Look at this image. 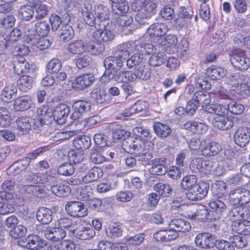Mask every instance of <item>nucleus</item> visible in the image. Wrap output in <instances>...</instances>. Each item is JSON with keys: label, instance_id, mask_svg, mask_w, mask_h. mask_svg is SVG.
Masks as SVG:
<instances>
[{"label": "nucleus", "instance_id": "nucleus-1", "mask_svg": "<svg viewBox=\"0 0 250 250\" xmlns=\"http://www.w3.org/2000/svg\"><path fill=\"white\" fill-rule=\"evenodd\" d=\"M205 111L215 114L212 121L215 127L221 130H227L233 126V122L227 116V108L220 104H211L206 106Z\"/></svg>", "mask_w": 250, "mask_h": 250}, {"label": "nucleus", "instance_id": "nucleus-2", "mask_svg": "<svg viewBox=\"0 0 250 250\" xmlns=\"http://www.w3.org/2000/svg\"><path fill=\"white\" fill-rule=\"evenodd\" d=\"M82 15L84 21L87 25L92 26L96 19L101 21H105L109 18V11L103 5H98L92 9L91 4L87 2L82 8Z\"/></svg>", "mask_w": 250, "mask_h": 250}, {"label": "nucleus", "instance_id": "nucleus-3", "mask_svg": "<svg viewBox=\"0 0 250 250\" xmlns=\"http://www.w3.org/2000/svg\"><path fill=\"white\" fill-rule=\"evenodd\" d=\"M58 178V174L52 170L42 172L28 171L25 175L24 182L26 184L35 185L38 184L51 185L57 182Z\"/></svg>", "mask_w": 250, "mask_h": 250}, {"label": "nucleus", "instance_id": "nucleus-4", "mask_svg": "<svg viewBox=\"0 0 250 250\" xmlns=\"http://www.w3.org/2000/svg\"><path fill=\"white\" fill-rule=\"evenodd\" d=\"M24 42L31 45L33 49L44 50L51 45L48 39L36 35L34 30H31L29 25L25 29Z\"/></svg>", "mask_w": 250, "mask_h": 250}, {"label": "nucleus", "instance_id": "nucleus-5", "mask_svg": "<svg viewBox=\"0 0 250 250\" xmlns=\"http://www.w3.org/2000/svg\"><path fill=\"white\" fill-rule=\"evenodd\" d=\"M201 103L202 107L205 111L206 106L211 104L210 96L208 94H205L202 91H196L193 98L187 103L186 108L187 114L193 115Z\"/></svg>", "mask_w": 250, "mask_h": 250}, {"label": "nucleus", "instance_id": "nucleus-6", "mask_svg": "<svg viewBox=\"0 0 250 250\" xmlns=\"http://www.w3.org/2000/svg\"><path fill=\"white\" fill-rule=\"evenodd\" d=\"M133 133L136 135L135 140H130L133 142L132 148H129L128 153L130 154L138 155L145 150V142L143 140L150 137V133L148 130L144 129L141 127H137L133 129Z\"/></svg>", "mask_w": 250, "mask_h": 250}, {"label": "nucleus", "instance_id": "nucleus-7", "mask_svg": "<svg viewBox=\"0 0 250 250\" xmlns=\"http://www.w3.org/2000/svg\"><path fill=\"white\" fill-rule=\"evenodd\" d=\"M229 200L234 205H243L250 202V190L239 187L232 189L229 194Z\"/></svg>", "mask_w": 250, "mask_h": 250}, {"label": "nucleus", "instance_id": "nucleus-8", "mask_svg": "<svg viewBox=\"0 0 250 250\" xmlns=\"http://www.w3.org/2000/svg\"><path fill=\"white\" fill-rule=\"evenodd\" d=\"M231 64L239 69H247L250 65V61L245 52L240 49H236L229 54Z\"/></svg>", "mask_w": 250, "mask_h": 250}, {"label": "nucleus", "instance_id": "nucleus-9", "mask_svg": "<svg viewBox=\"0 0 250 250\" xmlns=\"http://www.w3.org/2000/svg\"><path fill=\"white\" fill-rule=\"evenodd\" d=\"M91 145V139L86 135L79 136L73 141L74 149L68 152L67 156H80L84 150L87 149Z\"/></svg>", "mask_w": 250, "mask_h": 250}, {"label": "nucleus", "instance_id": "nucleus-10", "mask_svg": "<svg viewBox=\"0 0 250 250\" xmlns=\"http://www.w3.org/2000/svg\"><path fill=\"white\" fill-rule=\"evenodd\" d=\"M66 212L75 218H80L87 215V208L84 204L79 201H71L65 205Z\"/></svg>", "mask_w": 250, "mask_h": 250}, {"label": "nucleus", "instance_id": "nucleus-11", "mask_svg": "<svg viewBox=\"0 0 250 250\" xmlns=\"http://www.w3.org/2000/svg\"><path fill=\"white\" fill-rule=\"evenodd\" d=\"M94 81L95 78L92 74H83L72 81L71 87L76 91L83 90L92 85Z\"/></svg>", "mask_w": 250, "mask_h": 250}, {"label": "nucleus", "instance_id": "nucleus-12", "mask_svg": "<svg viewBox=\"0 0 250 250\" xmlns=\"http://www.w3.org/2000/svg\"><path fill=\"white\" fill-rule=\"evenodd\" d=\"M209 188V184L205 182L197 184L188 191L186 193V197L191 201L201 200L207 195Z\"/></svg>", "mask_w": 250, "mask_h": 250}, {"label": "nucleus", "instance_id": "nucleus-13", "mask_svg": "<svg viewBox=\"0 0 250 250\" xmlns=\"http://www.w3.org/2000/svg\"><path fill=\"white\" fill-rule=\"evenodd\" d=\"M13 195L5 191H0V215H6L13 213L15 210L14 205L11 202Z\"/></svg>", "mask_w": 250, "mask_h": 250}, {"label": "nucleus", "instance_id": "nucleus-14", "mask_svg": "<svg viewBox=\"0 0 250 250\" xmlns=\"http://www.w3.org/2000/svg\"><path fill=\"white\" fill-rule=\"evenodd\" d=\"M41 233L46 239L52 242L61 241L66 235V231L62 228L50 226L44 227Z\"/></svg>", "mask_w": 250, "mask_h": 250}, {"label": "nucleus", "instance_id": "nucleus-15", "mask_svg": "<svg viewBox=\"0 0 250 250\" xmlns=\"http://www.w3.org/2000/svg\"><path fill=\"white\" fill-rule=\"evenodd\" d=\"M121 53L117 51L113 56H109L104 60V66L107 70L112 71L113 73L116 74L118 70L122 67L125 58Z\"/></svg>", "mask_w": 250, "mask_h": 250}, {"label": "nucleus", "instance_id": "nucleus-16", "mask_svg": "<svg viewBox=\"0 0 250 250\" xmlns=\"http://www.w3.org/2000/svg\"><path fill=\"white\" fill-rule=\"evenodd\" d=\"M22 246L31 250H49L47 244L37 235H29L25 238Z\"/></svg>", "mask_w": 250, "mask_h": 250}, {"label": "nucleus", "instance_id": "nucleus-17", "mask_svg": "<svg viewBox=\"0 0 250 250\" xmlns=\"http://www.w3.org/2000/svg\"><path fill=\"white\" fill-rule=\"evenodd\" d=\"M169 28L167 24L162 22H157L151 24L147 29L146 33L153 40H158L166 34Z\"/></svg>", "mask_w": 250, "mask_h": 250}, {"label": "nucleus", "instance_id": "nucleus-18", "mask_svg": "<svg viewBox=\"0 0 250 250\" xmlns=\"http://www.w3.org/2000/svg\"><path fill=\"white\" fill-rule=\"evenodd\" d=\"M216 241L215 236L209 233H198L195 239L196 245L204 249L213 248Z\"/></svg>", "mask_w": 250, "mask_h": 250}, {"label": "nucleus", "instance_id": "nucleus-19", "mask_svg": "<svg viewBox=\"0 0 250 250\" xmlns=\"http://www.w3.org/2000/svg\"><path fill=\"white\" fill-rule=\"evenodd\" d=\"M104 28L96 30L93 33V38L97 43L111 42L114 38V33L110 29L108 26L104 25Z\"/></svg>", "mask_w": 250, "mask_h": 250}, {"label": "nucleus", "instance_id": "nucleus-20", "mask_svg": "<svg viewBox=\"0 0 250 250\" xmlns=\"http://www.w3.org/2000/svg\"><path fill=\"white\" fill-rule=\"evenodd\" d=\"M70 112V108L69 106L65 104H60L53 111V120L59 125H63L65 123Z\"/></svg>", "mask_w": 250, "mask_h": 250}, {"label": "nucleus", "instance_id": "nucleus-21", "mask_svg": "<svg viewBox=\"0 0 250 250\" xmlns=\"http://www.w3.org/2000/svg\"><path fill=\"white\" fill-rule=\"evenodd\" d=\"M18 133L20 135L26 134L29 132L32 127H37L35 120L28 117H20L16 121Z\"/></svg>", "mask_w": 250, "mask_h": 250}, {"label": "nucleus", "instance_id": "nucleus-22", "mask_svg": "<svg viewBox=\"0 0 250 250\" xmlns=\"http://www.w3.org/2000/svg\"><path fill=\"white\" fill-rule=\"evenodd\" d=\"M37 117L41 124H49L53 120V110L48 106H42L37 110Z\"/></svg>", "mask_w": 250, "mask_h": 250}, {"label": "nucleus", "instance_id": "nucleus-23", "mask_svg": "<svg viewBox=\"0 0 250 250\" xmlns=\"http://www.w3.org/2000/svg\"><path fill=\"white\" fill-rule=\"evenodd\" d=\"M91 108V103L84 101H79L73 104V112L71 115V118L77 120L80 118L84 112L88 111Z\"/></svg>", "mask_w": 250, "mask_h": 250}, {"label": "nucleus", "instance_id": "nucleus-24", "mask_svg": "<svg viewBox=\"0 0 250 250\" xmlns=\"http://www.w3.org/2000/svg\"><path fill=\"white\" fill-rule=\"evenodd\" d=\"M250 140V130L248 128L238 129L234 135V141L240 147L245 146Z\"/></svg>", "mask_w": 250, "mask_h": 250}, {"label": "nucleus", "instance_id": "nucleus-25", "mask_svg": "<svg viewBox=\"0 0 250 250\" xmlns=\"http://www.w3.org/2000/svg\"><path fill=\"white\" fill-rule=\"evenodd\" d=\"M230 84L232 85L233 87L231 91H235V92H232L235 97L239 98L240 96L245 97L250 95V80L245 83L240 84L232 82Z\"/></svg>", "mask_w": 250, "mask_h": 250}, {"label": "nucleus", "instance_id": "nucleus-26", "mask_svg": "<svg viewBox=\"0 0 250 250\" xmlns=\"http://www.w3.org/2000/svg\"><path fill=\"white\" fill-rule=\"evenodd\" d=\"M168 227L173 231L185 232L190 230L191 226L188 221L183 219L175 218L168 224Z\"/></svg>", "mask_w": 250, "mask_h": 250}, {"label": "nucleus", "instance_id": "nucleus-27", "mask_svg": "<svg viewBox=\"0 0 250 250\" xmlns=\"http://www.w3.org/2000/svg\"><path fill=\"white\" fill-rule=\"evenodd\" d=\"M178 236V234L173 231L170 228L166 229H161L155 232L154 238L157 241L168 242L175 239Z\"/></svg>", "mask_w": 250, "mask_h": 250}, {"label": "nucleus", "instance_id": "nucleus-28", "mask_svg": "<svg viewBox=\"0 0 250 250\" xmlns=\"http://www.w3.org/2000/svg\"><path fill=\"white\" fill-rule=\"evenodd\" d=\"M17 86L14 83L6 85L2 90L0 94L1 100L5 103H9L17 96Z\"/></svg>", "mask_w": 250, "mask_h": 250}, {"label": "nucleus", "instance_id": "nucleus-29", "mask_svg": "<svg viewBox=\"0 0 250 250\" xmlns=\"http://www.w3.org/2000/svg\"><path fill=\"white\" fill-rule=\"evenodd\" d=\"M72 235L81 240L89 239L95 235V232L92 227H76Z\"/></svg>", "mask_w": 250, "mask_h": 250}, {"label": "nucleus", "instance_id": "nucleus-30", "mask_svg": "<svg viewBox=\"0 0 250 250\" xmlns=\"http://www.w3.org/2000/svg\"><path fill=\"white\" fill-rule=\"evenodd\" d=\"M174 48L173 52L177 53L180 58L183 60H186L188 59V43L186 38H183L180 41L178 40Z\"/></svg>", "mask_w": 250, "mask_h": 250}, {"label": "nucleus", "instance_id": "nucleus-31", "mask_svg": "<svg viewBox=\"0 0 250 250\" xmlns=\"http://www.w3.org/2000/svg\"><path fill=\"white\" fill-rule=\"evenodd\" d=\"M183 126L185 129L198 134L205 133L208 130V126L206 124L193 121L186 122Z\"/></svg>", "mask_w": 250, "mask_h": 250}, {"label": "nucleus", "instance_id": "nucleus-32", "mask_svg": "<svg viewBox=\"0 0 250 250\" xmlns=\"http://www.w3.org/2000/svg\"><path fill=\"white\" fill-rule=\"evenodd\" d=\"M36 218L42 224L47 225L53 219V212L47 208H40L36 212Z\"/></svg>", "mask_w": 250, "mask_h": 250}, {"label": "nucleus", "instance_id": "nucleus-33", "mask_svg": "<svg viewBox=\"0 0 250 250\" xmlns=\"http://www.w3.org/2000/svg\"><path fill=\"white\" fill-rule=\"evenodd\" d=\"M193 164L196 163L197 168L201 170L205 171L207 174L210 173L212 171H214V169L216 166H214L212 162L208 160H206L203 157H196L192 160Z\"/></svg>", "mask_w": 250, "mask_h": 250}, {"label": "nucleus", "instance_id": "nucleus-34", "mask_svg": "<svg viewBox=\"0 0 250 250\" xmlns=\"http://www.w3.org/2000/svg\"><path fill=\"white\" fill-rule=\"evenodd\" d=\"M232 229L238 234L247 235L250 234V221L244 219L231 224Z\"/></svg>", "mask_w": 250, "mask_h": 250}, {"label": "nucleus", "instance_id": "nucleus-35", "mask_svg": "<svg viewBox=\"0 0 250 250\" xmlns=\"http://www.w3.org/2000/svg\"><path fill=\"white\" fill-rule=\"evenodd\" d=\"M94 141L97 145L95 149L97 150L92 152V155L103 156L102 152L106 150L104 146L107 145V137L102 134H97L94 136Z\"/></svg>", "mask_w": 250, "mask_h": 250}, {"label": "nucleus", "instance_id": "nucleus-36", "mask_svg": "<svg viewBox=\"0 0 250 250\" xmlns=\"http://www.w3.org/2000/svg\"><path fill=\"white\" fill-rule=\"evenodd\" d=\"M165 158L163 157L162 159L157 158L153 160L151 165L152 167L150 171L153 174L157 175H163L166 173L167 168L166 167Z\"/></svg>", "mask_w": 250, "mask_h": 250}, {"label": "nucleus", "instance_id": "nucleus-37", "mask_svg": "<svg viewBox=\"0 0 250 250\" xmlns=\"http://www.w3.org/2000/svg\"><path fill=\"white\" fill-rule=\"evenodd\" d=\"M33 102L31 99L27 96L18 98L14 102V107L17 111H25L32 107Z\"/></svg>", "mask_w": 250, "mask_h": 250}, {"label": "nucleus", "instance_id": "nucleus-38", "mask_svg": "<svg viewBox=\"0 0 250 250\" xmlns=\"http://www.w3.org/2000/svg\"><path fill=\"white\" fill-rule=\"evenodd\" d=\"M91 97L96 100L98 104H107L111 100L110 95L104 90L99 87L93 89L91 92Z\"/></svg>", "mask_w": 250, "mask_h": 250}, {"label": "nucleus", "instance_id": "nucleus-39", "mask_svg": "<svg viewBox=\"0 0 250 250\" xmlns=\"http://www.w3.org/2000/svg\"><path fill=\"white\" fill-rule=\"evenodd\" d=\"M50 186L52 192L59 197H65L71 193V189L69 186L63 184H52Z\"/></svg>", "mask_w": 250, "mask_h": 250}, {"label": "nucleus", "instance_id": "nucleus-40", "mask_svg": "<svg viewBox=\"0 0 250 250\" xmlns=\"http://www.w3.org/2000/svg\"><path fill=\"white\" fill-rule=\"evenodd\" d=\"M227 71L223 67L211 66L207 70V75L208 77L212 80L220 79L225 77Z\"/></svg>", "mask_w": 250, "mask_h": 250}, {"label": "nucleus", "instance_id": "nucleus-41", "mask_svg": "<svg viewBox=\"0 0 250 250\" xmlns=\"http://www.w3.org/2000/svg\"><path fill=\"white\" fill-rule=\"evenodd\" d=\"M103 175V170L97 167L92 168L88 173L83 177V181L89 183L98 180Z\"/></svg>", "mask_w": 250, "mask_h": 250}, {"label": "nucleus", "instance_id": "nucleus-42", "mask_svg": "<svg viewBox=\"0 0 250 250\" xmlns=\"http://www.w3.org/2000/svg\"><path fill=\"white\" fill-rule=\"evenodd\" d=\"M229 216L232 223L243 219L245 217L244 208L240 205L234 206L229 211Z\"/></svg>", "mask_w": 250, "mask_h": 250}, {"label": "nucleus", "instance_id": "nucleus-43", "mask_svg": "<svg viewBox=\"0 0 250 250\" xmlns=\"http://www.w3.org/2000/svg\"><path fill=\"white\" fill-rule=\"evenodd\" d=\"M134 75L135 80L140 79L146 81L150 78L151 70L147 65L141 66L135 69Z\"/></svg>", "mask_w": 250, "mask_h": 250}, {"label": "nucleus", "instance_id": "nucleus-44", "mask_svg": "<svg viewBox=\"0 0 250 250\" xmlns=\"http://www.w3.org/2000/svg\"><path fill=\"white\" fill-rule=\"evenodd\" d=\"M153 128L157 135L162 138L167 137L171 132V129L167 125L160 122L155 123Z\"/></svg>", "mask_w": 250, "mask_h": 250}, {"label": "nucleus", "instance_id": "nucleus-45", "mask_svg": "<svg viewBox=\"0 0 250 250\" xmlns=\"http://www.w3.org/2000/svg\"><path fill=\"white\" fill-rule=\"evenodd\" d=\"M13 68L16 74L21 75L27 72L29 68V64L24 58L21 57L19 60L15 62Z\"/></svg>", "mask_w": 250, "mask_h": 250}, {"label": "nucleus", "instance_id": "nucleus-46", "mask_svg": "<svg viewBox=\"0 0 250 250\" xmlns=\"http://www.w3.org/2000/svg\"><path fill=\"white\" fill-rule=\"evenodd\" d=\"M208 206L212 209V212H215L219 217L227 208L226 204L220 199H216L211 201L208 204Z\"/></svg>", "mask_w": 250, "mask_h": 250}, {"label": "nucleus", "instance_id": "nucleus-47", "mask_svg": "<svg viewBox=\"0 0 250 250\" xmlns=\"http://www.w3.org/2000/svg\"><path fill=\"white\" fill-rule=\"evenodd\" d=\"M33 78L29 75L22 76L18 80L19 88L24 92L30 89L33 86Z\"/></svg>", "mask_w": 250, "mask_h": 250}, {"label": "nucleus", "instance_id": "nucleus-48", "mask_svg": "<svg viewBox=\"0 0 250 250\" xmlns=\"http://www.w3.org/2000/svg\"><path fill=\"white\" fill-rule=\"evenodd\" d=\"M68 51L73 54H80L85 52V44L82 41L70 42L67 47Z\"/></svg>", "mask_w": 250, "mask_h": 250}, {"label": "nucleus", "instance_id": "nucleus-49", "mask_svg": "<svg viewBox=\"0 0 250 250\" xmlns=\"http://www.w3.org/2000/svg\"><path fill=\"white\" fill-rule=\"evenodd\" d=\"M77 193L79 200L87 202L92 198L93 189L90 186H81L78 189Z\"/></svg>", "mask_w": 250, "mask_h": 250}, {"label": "nucleus", "instance_id": "nucleus-50", "mask_svg": "<svg viewBox=\"0 0 250 250\" xmlns=\"http://www.w3.org/2000/svg\"><path fill=\"white\" fill-rule=\"evenodd\" d=\"M115 80L119 83H127L135 81L134 72L130 71H121L115 76Z\"/></svg>", "mask_w": 250, "mask_h": 250}, {"label": "nucleus", "instance_id": "nucleus-51", "mask_svg": "<svg viewBox=\"0 0 250 250\" xmlns=\"http://www.w3.org/2000/svg\"><path fill=\"white\" fill-rule=\"evenodd\" d=\"M220 144L216 142L211 143L209 148L206 147L202 150V155L204 156H214L218 155L222 150Z\"/></svg>", "mask_w": 250, "mask_h": 250}, {"label": "nucleus", "instance_id": "nucleus-52", "mask_svg": "<svg viewBox=\"0 0 250 250\" xmlns=\"http://www.w3.org/2000/svg\"><path fill=\"white\" fill-rule=\"evenodd\" d=\"M154 189L160 195L163 197H169L172 193V188L166 184L158 183L154 186Z\"/></svg>", "mask_w": 250, "mask_h": 250}, {"label": "nucleus", "instance_id": "nucleus-53", "mask_svg": "<svg viewBox=\"0 0 250 250\" xmlns=\"http://www.w3.org/2000/svg\"><path fill=\"white\" fill-rule=\"evenodd\" d=\"M139 42H128L123 43L120 46V50L118 52H120L121 55L126 53V55H128L130 53L133 52L135 50L139 51Z\"/></svg>", "mask_w": 250, "mask_h": 250}, {"label": "nucleus", "instance_id": "nucleus-54", "mask_svg": "<svg viewBox=\"0 0 250 250\" xmlns=\"http://www.w3.org/2000/svg\"><path fill=\"white\" fill-rule=\"evenodd\" d=\"M22 190L25 194L39 196L43 193V189L40 186L28 184L22 187Z\"/></svg>", "mask_w": 250, "mask_h": 250}, {"label": "nucleus", "instance_id": "nucleus-55", "mask_svg": "<svg viewBox=\"0 0 250 250\" xmlns=\"http://www.w3.org/2000/svg\"><path fill=\"white\" fill-rule=\"evenodd\" d=\"M209 213L206 207L204 206L199 207L194 214L189 216V217L192 219L199 221L204 222L206 219H208Z\"/></svg>", "mask_w": 250, "mask_h": 250}, {"label": "nucleus", "instance_id": "nucleus-56", "mask_svg": "<svg viewBox=\"0 0 250 250\" xmlns=\"http://www.w3.org/2000/svg\"><path fill=\"white\" fill-rule=\"evenodd\" d=\"M35 14L34 8L30 5L22 6L19 10V15L23 20L29 21Z\"/></svg>", "mask_w": 250, "mask_h": 250}, {"label": "nucleus", "instance_id": "nucleus-57", "mask_svg": "<svg viewBox=\"0 0 250 250\" xmlns=\"http://www.w3.org/2000/svg\"><path fill=\"white\" fill-rule=\"evenodd\" d=\"M74 35V31L71 26L68 24L62 25L60 30L59 36L62 41H67L71 40Z\"/></svg>", "mask_w": 250, "mask_h": 250}, {"label": "nucleus", "instance_id": "nucleus-58", "mask_svg": "<svg viewBox=\"0 0 250 250\" xmlns=\"http://www.w3.org/2000/svg\"><path fill=\"white\" fill-rule=\"evenodd\" d=\"M123 147H117L116 148H110L108 147L106 148V150L102 152V154H104V152H106V155H108L109 156H113L114 155H121L122 156V154L125 155V153L129 154L128 152L129 151V147H126L125 143H123Z\"/></svg>", "mask_w": 250, "mask_h": 250}, {"label": "nucleus", "instance_id": "nucleus-59", "mask_svg": "<svg viewBox=\"0 0 250 250\" xmlns=\"http://www.w3.org/2000/svg\"><path fill=\"white\" fill-rule=\"evenodd\" d=\"M11 122V117L9 111L4 107H0V125L6 127L9 125Z\"/></svg>", "mask_w": 250, "mask_h": 250}, {"label": "nucleus", "instance_id": "nucleus-60", "mask_svg": "<svg viewBox=\"0 0 250 250\" xmlns=\"http://www.w3.org/2000/svg\"><path fill=\"white\" fill-rule=\"evenodd\" d=\"M197 181L196 176L193 175H190L185 176L181 183L182 188L188 191L193 187L196 186Z\"/></svg>", "mask_w": 250, "mask_h": 250}, {"label": "nucleus", "instance_id": "nucleus-61", "mask_svg": "<svg viewBox=\"0 0 250 250\" xmlns=\"http://www.w3.org/2000/svg\"><path fill=\"white\" fill-rule=\"evenodd\" d=\"M58 225L59 228L68 229L71 232V234L76 227L75 222H73L70 218L65 217L61 218L58 220Z\"/></svg>", "mask_w": 250, "mask_h": 250}, {"label": "nucleus", "instance_id": "nucleus-62", "mask_svg": "<svg viewBox=\"0 0 250 250\" xmlns=\"http://www.w3.org/2000/svg\"><path fill=\"white\" fill-rule=\"evenodd\" d=\"M122 232V227L116 224L110 225L106 230L107 235L112 239H115L121 236Z\"/></svg>", "mask_w": 250, "mask_h": 250}, {"label": "nucleus", "instance_id": "nucleus-63", "mask_svg": "<svg viewBox=\"0 0 250 250\" xmlns=\"http://www.w3.org/2000/svg\"><path fill=\"white\" fill-rule=\"evenodd\" d=\"M35 18L37 20L45 18L49 13L48 6L44 4L37 3L35 5Z\"/></svg>", "mask_w": 250, "mask_h": 250}, {"label": "nucleus", "instance_id": "nucleus-64", "mask_svg": "<svg viewBox=\"0 0 250 250\" xmlns=\"http://www.w3.org/2000/svg\"><path fill=\"white\" fill-rule=\"evenodd\" d=\"M226 186L225 183L214 184L211 186V191L213 195L220 198L226 194Z\"/></svg>", "mask_w": 250, "mask_h": 250}]
</instances>
